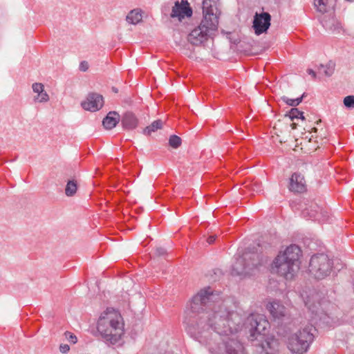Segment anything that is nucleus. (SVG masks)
Wrapping results in <instances>:
<instances>
[{
  "label": "nucleus",
  "mask_w": 354,
  "mask_h": 354,
  "mask_svg": "<svg viewBox=\"0 0 354 354\" xmlns=\"http://www.w3.org/2000/svg\"><path fill=\"white\" fill-rule=\"evenodd\" d=\"M333 261L325 254H318L311 257L308 271L315 279H322L328 277L333 268Z\"/></svg>",
  "instance_id": "0eeeda50"
},
{
  "label": "nucleus",
  "mask_w": 354,
  "mask_h": 354,
  "mask_svg": "<svg viewBox=\"0 0 354 354\" xmlns=\"http://www.w3.org/2000/svg\"><path fill=\"white\" fill-rule=\"evenodd\" d=\"M97 329L106 342L112 344L118 342L124 334V324L120 313L107 308L100 316Z\"/></svg>",
  "instance_id": "f03ea898"
},
{
  "label": "nucleus",
  "mask_w": 354,
  "mask_h": 354,
  "mask_svg": "<svg viewBox=\"0 0 354 354\" xmlns=\"http://www.w3.org/2000/svg\"><path fill=\"white\" fill-rule=\"evenodd\" d=\"M270 15L268 12L256 14L253 21V28L258 35L265 32L270 26Z\"/></svg>",
  "instance_id": "f8f14e48"
},
{
  "label": "nucleus",
  "mask_w": 354,
  "mask_h": 354,
  "mask_svg": "<svg viewBox=\"0 0 354 354\" xmlns=\"http://www.w3.org/2000/svg\"><path fill=\"white\" fill-rule=\"evenodd\" d=\"M104 104L103 97L97 93H90L81 105L86 111L95 112L100 110Z\"/></svg>",
  "instance_id": "9d476101"
},
{
  "label": "nucleus",
  "mask_w": 354,
  "mask_h": 354,
  "mask_svg": "<svg viewBox=\"0 0 354 354\" xmlns=\"http://www.w3.org/2000/svg\"><path fill=\"white\" fill-rule=\"evenodd\" d=\"M335 0H314V6L321 13L330 12L334 8Z\"/></svg>",
  "instance_id": "6ab92c4d"
},
{
  "label": "nucleus",
  "mask_w": 354,
  "mask_h": 354,
  "mask_svg": "<svg viewBox=\"0 0 354 354\" xmlns=\"http://www.w3.org/2000/svg\"><path fill=\"white\" fill-rule=\"evenodd\" d=\"M250 325V339L262 341L266 336L270 324L263 315H252L248 319Z\"/></svg>",
  "instance_id": "6e6552de"
},
{
  "label": "nucleus",
  "mask_w": 354,
  "mask_h": 354,
  "mask_svg": "<svg viewBox=\"0 0 354 354\" xmlns=\"http://www.w3.org/2000/svg\"><path fill=\"white\" fill-rule=\"evenodd\" d=\"M261 346L266 354H276L279 349V342L273 337H270L265 339Z\"/></svg>",
  "instance_id": "f3484780"
},
{
  "label": "nucleus",
  "mask_w": 354,
  "mask_h": 354,
  "mask_svg": "<svg viewBox=\"0 0 354 354\" xmlns=\"http://www.w3.org/2000/svg\"><path fill=\"white\" fill-rule=\"evenodd\" d=\"M304 96V93L301 97H297L295 99H290L286 96H283L281 97V100L283 102H285L286 104L289 106H297L302 102Z\"/></svg>",
  "instance_id": "a878e982"
},
{
  "label": "nucleus",
  "mask_w": 354,
  "mask_h": 354,
  "mask_svg": "<svg viewBox=\"0 0 354 354\" xmlns=\"http://www.w3.org/2000/svg\"><path fill=\"white\" fill-rule=\"evenodd\" d=\"M164 354H174V353H171V352H166V353H165Z\"/></svg>",
  "instance_id": "e433bc0d"
},
{
  "label": "nucleus",
  "mask_w": 354,
  "mask_h": 354,
  "mask_svg": "<svg viewBox=\"0 0 354 354\" xmlns=\"http://www.w3.org/2000/svg\"><path fill=\"white\" fill-rule=\"evenodd\" d=\"M142 19V11L140 9H134L129 12L127 16L128 23L136 25Z\"/></svg>",
  "instance_id": "412c9836"
},
{
  "label": "nucleus",
  "mask_w": 354,
  "mask_h": 354,
  "mask_svg": "<svg viewBox=\"0 0 354 354\" xmlns=\"http://www.w3.org/2000/svg\"><path fill=\"white\" fill-rule=\"evenodd\" d=\"M322 23L324 27L331 31L337 30L341 27L340 23L334 18L331 19V21H328L326 20L322 19Z\"/></svg>",
  "instance_id": "4be33fe9"
},
{
  "label": "nucleus",
  "mask_w": 354,
  "mask_h": 354,
  "mask_svg": "<svg viewBox=\"0 0 354 354\" xmlns=\"http://www.w3.org/2000/svg\"><path fill=\"white\" fill-rule=\"evenodd\" d=\"M77 189V182L73 180H68L65 188V194L67 196H73L76 193Z\"/></svg>",
  "instance_id": "b1692460"
},
{
  "label": "nucleus",
  "mask_w": 354,
  "mask_h": 354,
  "mask_svg": "<svg viewBox=\"0 0 354 354\" xmlns=\"http://www.w3.org/2000/svg\"><path fill=\"white\" fill-rule=\"evenodd\" d=\"M192 15V10L186 0H182L180 2L176 1L172 8L171 17L178 18L181 21L185 17H189Z\"/></svg>",
  "instance_id": "9b49d317"
},
{
  "label": "nucleus",
  "mask_w": 354,
  "mask_h": 354,
  "mask_svg": "<svg viewBox=\"0 0 354 354\" xmlns=\"http://www.w3.org/2000/svg\"><path fill=\"white\" fill-rule=\"evenodd\" d=\"M288 189L295 193H303L306 190V182L304 175L299 172L293 173L289 180Z\"/></svg>",
  "instance_id": "ddd939ff"
},
{
  "label": "nucleus",
  "mask_w": 354,
  "mask_h": 354,
  "mask_svg": "<svg viewBox=\"0 0 354 354\" xmlns=\"http://www.w3.org/2000/svg\"><path fill=\"white\" fill-rule=\"evenodd\" d=\"M88 68V64L86 61H83L80 64V70L82 71H86Z\"/></svg>",
  "instance_id": "2f4dec72"
},
{
  "label": "nucleus",
  "mask_w": 354,
  "mask_h": 354,
  "mask_svg": "<svg viewBox=\"0 0 354 354\" xmlns=\"http://www.w3.org/2000/svg\"><path fill=\"white\" fill-rule=\"evenodd\" d=\"M290 126L292 127V129H295L297 127V124L295 122H292Z\"/></svg>",
  "instance_id": "c9c22d12"
},
{
  "label": "nucleus",
  "mask_w": 354,
  "mask_h": 354,
  "mask_svg": "<svg viewBox=\"0 0 354 354\" xmlns=\"http://www.w3.org/2000/svg\"><path fill=\"white\" fill-rule=\"evenodd\" d=\"M216 235H211L207 238V241L209 244H212L214 242V241L216 240Z\"/></svg>",
  "instance_id": "72a5a7b5"
},
{
  "label": "nucleus",
  "mask_w": 354,
  "mask_h": 354,
  "mask_svg": "<svg viewBox=\"0 0 354 354\" xmlns=\"http://www.w3.org/2000/svg\"><path fill=\"white\" fill-rule=\"evenodd\" d=\"M64 335H65L66 339L68 342H70L72 344H76L77 343V337L75 335H73V334H72V333H71L69 332H66L64 333Z\"/></svg>",
  "instance_id": "c756f323"
},
{
  "label": "nucleus",
  "mask_w": 354,
  "mask_h": 354,
  "mask_svg": "<svg viewBox=\"0 0 354 354\" xmlns=\"http://www.w3.org/2000/svg\"><path fill=\"white\" fill-rule=\"evenodd\" d=\"M203 19L200 26L194 28L187 37L188 41L198 46L205 41L209 32L217 28L218 24L216 0H203Z\"/></svg>",
  "instance_id": "7ed1b4c3"
},
{
  "label": "nucleus",
  "mask_w": 354,
  "mask_h": 354,
  "mask_svg": "<svg viewBox=\"0 0 354 354\" xmlns=\"http://www.w3.org/2000/svg\"><path fill=\"white\" fill-rule=\"evenodd\" d=\"M210 288L194 295L190 308L197 315L187 323L186 330L212 354H245L236 333L242 327L239 314Z\"/></svg>",
  "instance_id": "f257e3e1"
},
{
  "label": "nucleus",
  "mask_w": 354,
  "mask_h": 354,
  "mask_svg": "<svg viewBox=\"0 0 354 354\" xmlns=\"http://www.w3.org/2000/svg\"><path fill=\"white\" fill-rule=\"evenodd\" d=\"M315 330L313 325L308 324L290 334L286 341L289 351L293 354L306 353L314 340Z\"/></svg>",
  "instance_id": "39448f33"
},
{
  "label": "nucleus",
  "mask_w": 354,
  "mask_h": 354,
  "mask_svg": "<svg viewBox=\"0 0 354 354\" xmlns=\"http://www.w3.org/2000/svg\"><path fill=\"white\" fill-rule=\"evenodd\" d=\"M162 127V122L160 120H156L152 124L147 127L143 133L146 135H149L151 132H154L158 129H161Z\"/></svg>",
  "instance_id": "393cba45"
},
{
  "label": "nucleus",
  "mask_w": 354,
  "mask_h": 354,
  "mask_svg": "<svg viewBox=\"0 0 354 354\" xmlns=\"http://www.w3.org/2000/svg\"><path fill=\"white\" fill-rule=\"evenodd\" d=\"M59 350L62 353H67L70 351V346L66 344H61Z\"/></svg>",
  "instance_id": "7c9ffc66"
},
{
  "label": "nucleus",
  "mask_w": 354,
  "mask_h": 354,
  "mask_svg": "<svg viewBox=\"0 0 354 354\" xmlns=\"http://www.w3.org/2000/svg\"><path fill=\"white\" fill-rule=\"evenodd\" d=\"M344 104L346 108H354V95H348L344 99Z\"/></svg>",
  "instance_id": "c85d7f7f"
},
{
  "label": "nucleus",
  "mask_w": 354,
  "mask_h": 354,
  "mask_svg": "<svg viewBox=\"0 0 354 354\" xmlns=\"http://www.w3.org/2000/svg\"><path fill=\"white\" fill-rule=\"evenodd\" d=\"M120 120V115L115 111L109 112L102 121L104 127L106 129H111L116 126Z\"/></svg>",
  "instance_id": "aec40b11"
},
{
  "label": "nucleus",
  "mask_w": 354,
  "mask_h": 354,
  "mask_svg": "<svg viewBox=\"0 0 354 354\" xmlns=\"http://www.w3.org/2000/svg\"><path fill=\"white\" fill-rule=\"evenodd\" d=\"M304 302L309 311L324 321L326 317H330V311L335 308L333 304L328 301L322 293L317 292H313L308 295Z\"/></svg>",
  "instance_id": "423d86ee"
},
{
  "label": "nucleus",
  "mask_w": 354,
  "mask_h": 354,
  "mask_svg": "<svg viewBox=\"0 0 354 354\" xmlns=\"http://www.w3.org/2000/svg\"><path fill=\"white\" fill-rule=\"evenodd\" d=\"M169 145L173 148H178L181 145V139L177 136H171L169 140Z\"/></svg>",
  "instance_id": "cd10ccee"
},
{
  "label": "nucleus",
  "mask_w": 354,
  "mask_h": 354,
  "mask_svg": "<svg viewBox=\"0 0 354 354\" xmlns=\"http://www.w3.org/2000/svg\"><path fill=\"white\" fill-rule=\"evenodd\" d=\"M301 251L296 245H291L281 252L273 261L272 270L286 279H292L300 268Z\"/></svg>",
  "instance_id": "20e7f679"
},
{
  "label": "nucleus",
  "mask_w": 354,
  "mask_h": 354,
  "mask_svg": "<svg viewBox=\"0 0 354 354\" xmlns=\"http://www.w3.org/2000/svg\"><path fill=\"white\" fill-rule=\"evenodd\" d=\"M113 91H115V93L118 92L116 89H113Z\"/></svg>",
  "instance_id": "4c0bfd02"
},
{
  "label": "nucleus",
  "mask_w": 354,
  "mask_h": 354,
  "mask_svg": "<svg viewBox=\"0 0 354 354\" xmlns=\"http://www.w3.org/2000/svg\"><path fill=\"white\" fill-rule=\"evenodd\" d=\"M259 258L257 254H253L249 259L246 257L238 258L232 266V274L238 276L252 275L254 270L257 269Z\"/></svg>",
  "instance_id": "1a4fd4ad"
},
{
  "label": "nucleus",
  "mask_w": 354,
  "mask_h": 354,
  "mask_svg": "<svg viewBox=\"0 0 354 354\" xmlns=\"http://www.w3.org/2000/svg\"><path fill=\"white\" fill-rule=\"evenodd\" d=\"M33 92L36 95L33 97V101L35 103H46L49 101V95L44 89V86L41 83H34L32 85Z\"/></svg>",
  "instance_id": "dca6fc26"
},
{
  "label": "nucleus",
  "mask_w": 354,
  "mask_h": 354,
  "mask_svg": "<svg viewBox=\"0 0 354 354\" xmlns=\"http://www.w3.org/2000/svg\"><path fill=\"white\" fill-rule=\"evenodd\" d=\"M307 72L309 75H312L313 77H316V74H315V72L312 70V69H308L307 70Z\"/></svg>",
  "instance_id": "f704fd0d"
},
{
  "label": "nucleus",
  "mask_w": 354,
  "mask_h": 354,
  "mask_svg": "<svg viewBox=\"0 0 354 354\" xmlns=\"http://www.w3.org/2000/svg\"><path fill=\"white\" fill-rule=\"evenodd\" d=\"M266 308L272 317L275 320H280L286 315V308L277 300L268 301Z\"/></svg>",
  "instance_id": "4468645a"
},
{
  "label": "nucleus",
  "mask_w": 354,
  "mask_h": 354,
  "mask_svg": "<svg viewBox=\"0 0 354 354\" xmlns=\"http://www.w3.org/2000/svg\"><path fill=\"white\" fill-rule=\"evenodd\" d=\"M285 117L288 118L291 121L295 119H301V120H304L305 118L304 116V113L299 111L297 108H292L291 110L287 113Z\"/></svg>",
  "instance_id": "5701e85b"
},
{
  "label": "nucleus",
  "mask_w": 354,
  "mask_h": 354,
  "mask_svg": "<svg viewBox=\"0 0 354 354\" xmlns=\"http://www.w3.org/2000/svg\"><path fill=\"white\" fill-rule=\"evenodd\" d=\"M326 214L317 204H311L302 210L304 217L319 221L325 219Z\"/></svg>",
  "instance_id": "2eb2a0df"
},
{
  "label": "nucleus",
  "mask_w": 354,
  "mask_h": 354,
  "mask_svg": "<svg viewBox=\"0 0 354 354\" xmlns=\"http://www.w3.org/2000/svg\"><path fill=\"white\" fill-rule=\"evenodd\" d=\"M156 253L158 256H162L166 253V250L162 248H158L156 250Z\"/></svg>",
  "instance_id": "473e14b6"
},
{
  "label": "nucleus",
  "mask_w": 354,
  "mask_h": 354,
  "mask_svg": "<svg viewBox=\"0 0 354 354\" xmlns=\"http://www.w3.org/2000/svg\"><path fill=\"white\" fill-rule=\"evenodd\" d=\"M335 64L332 62L328 63L327 65H322L319 68V73L324 74L326 76H330L334 72Z\"/></svg>",
  "instance_id": "bb28decb"
},
{
  "label": "nucleus",
  "mask_w": 354,
  "mask_h": 354,
  "mask_svg": "<svg viewBox=\"0 0 354 354\" xmlns=\"http://www.w3.org/2000/svg\"><path fill=\"white\" fill-rule=\"evenodd\" d=\"M121 123L124 129L131 130L137 127L138 120L133 113L127 112L123 115Z\"/></svg>",
  "instance_id": "a211bd4d"
}]
</instances>
